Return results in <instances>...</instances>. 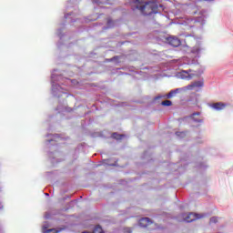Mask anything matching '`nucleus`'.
I'll use <instances>...</instances> for the list:
<instances>
[{
    "mask_svg": "<svg viewBox=\"0 0 233 233\" xmlns=\"http://www.w3.org/2000/svg\"><path fill=\"white\" fill-rule=\"evenodd\" d=\"M59 231L56 230V228L46 229L44 233H58Z\"/></svg>",
    "mask_w": 233,
    "mask_h": 233,
    "instance_id": "obj_13",
    "label": "nucleus"
},
{
    "mask_svg": "<svg viewBox=\"0 0 233 233\" xmlns=\"http://www.w3.org/2000/svg\"><path fill=\"white\" fill-rule=\"evenodd\" d=\"M114 26V21L112 19L108 18L107 19V28H112Z\"/></svg>",
    "mask_w": 233,
    "mask_h": 233,
    "instance_id": "obj_12",
    "label": "nucleus"
},
{
    "mask_svg": "<svg viewBox=\"0 0 233 233\" xmlns=\"http://www.w3.org/2000/svg\"><path fill=\"white\" fill-rule=\"evenodd\" d=\"M161 105H163V106H172V101L165 100V101H162Z\"/></svg>",
    "mask_w": 233,
    "mask_h": 233,
    "instance_id": "obj_11",
    "label": "nucleus"
},
{
    "mask_svg": "<svg viewBox=\"0 0 233 233\" xmlns=\"http://www.w3.org/2000/svg\"><path fill=\"white\" fill-rule=\"evenodd\" d=\"M83 233H90V232L84 231ZM91 233H105V231H103V228L101 227L97 226L96 228H95V229Z\"/></svg>",
    "mask_w": 233,
    "mask_h": 233,
    "instance_id": "obj_9",
    "label": "nucleus"
},
{
    "mask_svg": "<svg viewBox=\"0 0 233 233\" xmlns=\"http://www.w3.org/2000/svg\"><path fill=\"white\" fill-rule=\"evenodd\" d=\"M168 45L171 46H174L175 48H177V46H181V39H179L177 36H168L166 38Z\"/></svg>",
    "mask_w": 233,
    "mask_h": 233,
    "instance_id": "obj_2",
    "label": "nucleus"
},
{
    "mask_svg": "<svg viewBox=\"0 0 233 233\" xmlns=\"http://www.w3.org/2000/svg\"><path fill=\"white\" fill-rule=\"evenodd\" d=\"M212 108H214L215 110H225V108L227 107V104L223 103V102H217L212 104Z\"/></svg>",
    "mask_w": 233,
    "mask_h": 233,
    "instance_id": "obj_6",
    "label": "nucleus"
},
{
    "mask_svg": "<svg viewBox=\"0 0 233 233\" xmlns=\"http://www.w3.org/2000/svg\"><path fill=\"white\" fill-rule=\"evenodd\" d=\"M112 137H113V139L121 140V139H123V137H125V135H120V134H117V133H113L112 134Z\"/></svg>",
    "mask_w": 233,
    "mask_h": 233,
    "instance_id": "obj_10",
    "label": "nucleus"
},
{
    "mask_svg": "<svg viewBox=\"0 0 233 233\" xmlns=\"http://www.w3.org/2000/svg\"><path fill=\"white\" fill-rule=\"evenodd\" d=\"M196 116H201V113H199V112H197V113H193L192 115H191V117H196Z\"/></svg>",
    "mask_w": 233,
    "mask_h": 233,
    "instance_id": "obj_16",
    "label": "nucleus"
},
{
    "mask_svg": "<svg viewBox=\"0 0 233 233\" xmlns=\"http://www.w3.org/2000/svg\"><path fill=\"white\" fill-rule=\"evenodd\" d=\"M190 72H192V70H187V71H181L180 72V77L182 79H187V81H190V79H192L194 77V74H190Z\"/></svg>",
    "mask_w": 233,
    "mask_h": 233,
    "instance_id": "obj_5",
    "label": "nucleus"
},
{
    "mask_svg": "<svg viewBox=\"0 0 233 233\" xmlns=\"http://www.w3.org/2000/svg\"><path fill=\"white\" fill-rule=\"evenodd\" d=\"M209 223L212 224V223H218V217H212L209 220Z\"/></svg>",
    "mask_w": 233,
    "mask_h": 233,
    "instance_id": "obj_14",
    "label": "nucleus"
},
{
    "mask_svg": "<svg viewBox=\"0 0 233 233\" xmlns=\"http://www.w3.org/2000/svg\"><path fill=\"white\" fill-rule=\"evenodd\" d=\"M181 134H182V136H185V132H182ZM176 135H177V136H179V135H180V132H177Z\"/></svg>",
    "mask_w": 233,
    "mask_h": 233,
    "instance_id": "obj_17",
    "label": "nucleus"
},
{
    "mask_svg": "<svg viewBox=\"0 0 233 233\" xmlns=\"http://www.w3.org/2000/svg\"><path fill=\"white\" fill-rule=\"evenodd\" d=\"M179 88H177L175 90H171L167 95V99H172V97H174V96H176V94H177L179 92Z\"/></svg>",
    "mask_w": 233,
    "mask_h": 233,
    "instance_id": "obj_8",
    "label": "nucleus"
},
{
    "mask_svg": "<svg viewBox=\"0 0 233 233\" xmlns=\"http://www.w3.org/2000/svg\"><path fill=\"white\" fill-rule=\"evenodd\" d=\"M137 10L143 15H152V14H157L159 8H163V5L157 1L145 2V0H133Z\"/></svg>",
    "mask_w": 233,
    "mask_h": 233,
    "instance_id": "obj_1",
    "label": "nucleus"
},
{
    "mask_svg": "<svg viewBox=\"0 0 233 233\" xmlns=\"http://www.w3.org/2000/svg\"><path fill=\"white\" fill-rule=\"evenodd\" d=\"M201 218H203V215L189 213L184 218V221H186V223H192V221H196V219H201Z\"/></svg>",
    "mask_w": 233,
    "mask_h": 233,
    "instance_id": "obj_3",
    "label": "nucleus"
},
{
    "mask_svg": "<svg viewBox=\"0 0 233 233\" xmlns=\"http://www.w3.org/2000/svg\"><path fill=\"white\" fill-rule=\"evenodd\" d=\"M150 218H143L139 220L138 224L140 227H148V225H150Z\"/></svg>",
    "mask_w": 233,
    "mask_h": 233,
    "instance_id": "obj_7",
    "label": "nucleus"
},
{
    "mask_svg": "<svg viewBox=\"0 0 233 233\" xmlns=\"http://www.w3.org/2000/svg\"><path fill=\"white\" fill-rule=\"evenodd\" d=\"M124 232L125 233H132V228H127L124 229Z\"/></svg>",
    "mask_w": 233,
    "mask_h": 233,
    "instance_id": "obj_15",
    "label": "nucleus"
},
{
    "mask_svg": "<svg viewBox=\"0 0 233 233\" xmlns=\"http://www.w3.org/2000/svg\"><path fill=\"white\" fill-rule=\"evenodd\" d=\"M197 123H201V119H196L195 120Z\"/></svg>",
    "mask_w": 233,
    "mask_h": 233,
    "instance_id": "obj_18",
    "label": "nucleus"
},
{
    "mask_svg": "<svg viewBox=\"0 0 233 233\" xmlns=\"http://www.w3.org/2000/svg\"><path fill=\"white\" fill-rule=\"evenodd\" d=\"M205 82L203 80L195 81L187 86V90H194V88H203Z\"/></svg>",
    "mask_w": 233,
    "mask_h": 233,
    "instance_id": "obj_4",
    "label": "nucleus"
}]
</instances>
